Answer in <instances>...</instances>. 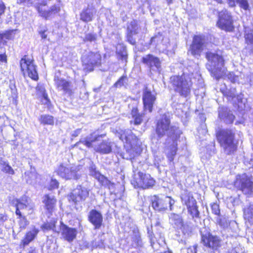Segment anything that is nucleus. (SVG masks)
<instances>
[{
	"instance_id": "f257e3e1",
	"label": "nucleus",
	"mask_w": 253,
	"mask_h": 253,
	"mask_svg": "<svg viewBox=\"0 0 253 253\" xmlns=\"http://www.w3.org/2000/svg\"><path fill=\"white\" fill-rule=\"evenodd\" d=\"M156 131L159 138L167 135L169 139H171L172 143L168 146L166 153L169 160L172 161L176 153V140L181 133L180 130L178 126L171 125L169 116L164 114L157 121Z\"/></svg>"
},
{
	"instance_id": "f03ea898",
	"label": "nucleus",
	"mask_w": 253,
	"mask_h": 253,
	"mask_svg": "<svg viewBox=\"0 0 253 253\" xmlns=\"http://www.w3.org/2000/svg\"><path fill=\"white\" fill-rule=\"evenodd\" d=\"M192 76L193 74L183 73L181 76H172L170 78V84L176 92L186 97L191 92Z\"/></svg>"
},
{
	"instance_id": "7ed1b4c3",
	"label": "nucleus",
	"mask_w": 253,
	"mask_h": 253,
	"mask_svg": "<svg viewBox=\"0 0 253 253\" xmlns=\"http://www.w3.org/2000/svg\"><path fill=\"white\" fill-rule=\"evenodd\" d=\"M101 137L95 133H91L84 138H82L75 145L79 146L80 144L84 145L87 148H94V150L101 154H105L110 153L112 151L113 143L111 142L104 140L97 145L93 144L95 141L99 140Z\"/></svg>"
},
{
	"instance_id": "20e7f679",
	"label": "nucleus",
	"mask_w": 253,
	"mask_h": 253,
	"mask_svg": "<svg viewBox=\"0 0 253 253\" xmlns=\"http://www.w3.org/2000/svg\"><path fill=\"white\" fill-rule=\"evenodd\" d=\"M235 134V132L229 129H222L216 133L217 140L227 155L233 153L237 149L234 142Z\"/></svg>"
},
{
	"instance_id": "39448f33",
	"label": "nucleus",
	"mask_w": 253,
	"mask_h": 253,
	"mask_svg": "<svg viewBox=\"0 0 253 253\" xmlns=\"http://www.w3.org/2000/svg\"><path fill=\"white\" fill-rule=\"evenodd\" d=\"M206 58L208 60L207 68L216 78H221L225 74L224 60L221 55L210 52L207 53Z\"/></svg>"
},
{
	"instance_id": "423d86ee",
	"label": "nucleus",
	"mask_w": 253,
	"mask_h": 253,
	"mask_svg": "<svg viewBox=\"0 0 253 253\" xmlns=\"http://www.w3.org/2000/svg\"><path fill=\"white\" fill-rule=\"evenodd\" d=\"M209 45L208 40L203 35L195 36L188 51L194 57L198 58L204 50L208 49Z\"/></svg>"
},
{
	"instance_id": "0eeeda50",
	"label": "nucleus",
	"mask_w": 253,
	"mask_h": 253,
	"mask_svg": "<svg viewBox=\"0 0 253 253\" xmlns=\"http://www.w3.org/2000/svg\"><path fill=\"white\" fill-rule=\"evenodd\" d=\"M81 168L80 165L67 167L62 164L58 167L57 173L60 177L66 180H78L82 175L80 171Z\"/></svg>"
},
{
	"instance_id": "6e6552de",
	"label": "nucleus",
	"mask_w": 253,
	"mask_h": 253,
	"mask_svg": "<svg viewBox=\"0 0 253 253\" xmlns=\"http://www.w3.org/2000/svg\"><path fill=\"white\" fill-rule=\"evenodd\" d=\"M234 185L245 194L251 195L253 192V182L246 174L238 175Z\"/></svg>"
},
{
	"instance_id": "1a4fd4ad",
	"label": "nucleus",
	"mask_w": 253,
	"mask_h": 253,
	"mask_svg": "<svg viewBox=\"0 0 253 253\" xmlns=\"http://www.w3.org/2000/svg\"><path fill=\"white\" fill-rule=\"evenodd\" d=\"M217 24L220 29L227 31H232L234 29L232 16L226 9L219 13Z\"/></svg>"
},
{
	"instance_id": "9d476101",
	"label": "nucleus",
	"mask_w": 253,
	"mask_h": 253,
	"mask_svg": "<svg viewBox=\"0 0 253 253\" xmlns=\"http://www.w3.org/2000/svg\"><path fill=\"white\" fill-rule=\"evenodd\" d=\"M20 65L21 70L23 74L25 75V72H27L28 76L34 80L38 79V75L35 66L34 65L32 60L27 58L26 56H24L20 61Z\"/></svg>"
},
{
	"instance_id": "9b49d317",
	"label": "nucleus",
	"mask_w": 253,
	"mask_h": 253,
	"mask_svg": "<svg viewBox=\"0 0 253 253\" xmlns=\"http://www.w3.org/2000/svg\"><path fill=\"white\" fill-rule=\"evenodd\" d=\"M169 205L170 210H172V206L174 201L169 197H166L164 199L154 196L152 199V207L158 211H163L167 210L168 204Z\"/></svg>"
},
{
	"instance_id": "f8f14e48",
	"label": "nucleus",
	"mask_w": 253,
	"mask_h": 253,
	"mask_svg": "<svg viewBox=\"0 0 253 253\" xmlns=\"http://www.w3.org/2000/svg\"><path fill=\"white\" fill-rule=\"evenodd\" d=\"M101 60V55L97 52H89L83 57V62L85 66V68L89 71H93L94 67L100 65Z\"/></svg>"
},
{
	"instance_id": "ddd939ff",
	"label": "nucleus",
	"mask_w": 253,
	"mask_h": 253,
	"mask_svg": "<svg viewBox=\"0 0 253 253\" xmlns=\"http://www.w3.org/2000/svg\"><path fill=\"white\" fill-rule=\"evenodd\" d=\"M201 242L205 247L213 250H216L221 246V239L210 233L202 235Z\"/></svg>"
},
{
	"instance_id": "4468645a",
	"label": "nucleus",
	"mask_w": 253,
	"mask_h": 253,
	"mask_svg": "<svg viewBox=\"0 0 253 253\" xmlns=\"http://www.w3.org/2000/svg\"><path fill=\"white\" fill-rule=\"evenodd\" d=\"M141 62L146 65L151 71L160 72L161 68V61L158 57L148 54L142 58Z\"/></svg>"
},
{
	"instance_id": "2eb2a0df",
	"label": "nucleus",
	"mask_w": 253,
	"mask_h": 253,
	"mask_svg": "<svg viewBox=\"0 0 253 253\" xmlns=\"http://www.w3.org/2000/svg\"><path fill=\"white\" fill-rule=\"evenodd\" d=\"M89 196V191L84 187L78 185L73 190L70 195V198L75 203L84 201Z\"/></svg>"
},
{
	"instance_id": "dca6fc26",
	"label": "nucleus",
	"mask_w": 253,
	"mask_h": 253,
	"mask_svg": "<svg viewBox=\"0 0 253 253\" xmlns=\"http://www.w3.org/2000/svg\"><path fill=\"white\" fill-rule=\"evenodd\" d=\"M156 99V93L152 92L150 88L146 86L143 90L142 95L145 110H148L149 112H151Z\"/></svg>"
},
{
	"instance_id": "f3484780",
	"label": "nucleus",
	"mask_w": 253,
	"mask_h": 253,
	"mask_svg": "<svg viewBox=\"0 0 253 253\" xmlns=\"http://www.w3.org/2000/svg\"><path fill=\"white\" fill-rule=\"evenodd\" d=\"M15 202V213L16 215L22 214L20 211L21 210L28 209L30 211H32L34 207V204L31 202V200L26 196H23L20 199H16Z\"/></svg>"
},
{
	"instance_id": "a211bd4d",
	"label": "nucleus",
	"mask_w": 253,
	"mask_h": 253,
	"mask_svg": "<svg viewBox=\"0 0 253 253\" xmlns=\"http://www.w3.org/2000/svg\"><path fill=\"white\" fill-rule=\"evenodd\" d=\"M60 229L62 237L68 242H72L76 238L77 231L75 228L69 227L61 222Z\"/></svg>"
},
{
	"instance_id": "6ab92c4d",
	"label": "nucleus",
	"mask_w": 253,
	"mask_h": 253,
	"mask_svg": "<svg viewBox=\"0 0 253 253\" xmlns=\"http://www.w3.org/2000/svg\"><path fill=\"white\" fill-rule=\"evenodd\" d=\"M88 219L94 226L95 229H99L103 222L102 214L95 210H91L88 215Z\"/></svg>"
},
{
	"instance_id": "aec40b11",
	"label": "nucleus",
	"mask_w": 253,
	"mask_h": 253,
	"mask_svg": "<svg viewBox=\"0 0 253 253\" xmlns=\"http://www.w3.org/2000/svg\"><path fill=\"white\" fill-rule=\"evenodd\" d=\"M119 137L122 141L129 144L131 148L137 143V138L130 129L122 131Z\"/></svg>"
},
{
	"instance_id": "412c9836",
	"label": "nucleus",
	"mask_w": 253,
	"mask_h": 253,
	"mask_svg": "<svg viewBox=\"0 0 253 253\" xmlns=\"http://www.w3.org/2000/svg\"><path fill=\"white\" fill-rule=\"evenodd\" d=\"M37 9L42 17L47 19L58 13L60 10V6L59 3H57L52 5L47 10H43L40 6L37 7Z\"/></svg>"
},
{
	"instance_id": "4be33fe9",
	"label": "nucleus",
	"mask_w": 253,
	"mask_h": 253,
	"mask_svg": "<svg viewBox=\"0 0 253 253\" xmlns=\"http://www.w3.org/2000/svg\"><path fill=\"white\" fill-rule=\"evenodd\" d=\"M89 174L97 179L104 186H109L111 184V182L106 177L96 170L94 165H92L90 167Z\"/></svg>"
},
{
	"instance_id": "5701e85b",
	"label": "nucleus",
	"mask_w": 253,
	"mask_h": 253,
	"mask_svg": "<svg viewBox=\"0 0 253 253\" xmlns=\"http://www.w3.org/2000/svg\"><path fill=\"white\" fill-rule=\"evenodd\" d=\"M218 117L226 124L232 123L235 116L231 111L226 107H219L218 109Z\"/></svg>"
},
{
	"instance_id": "b1692460",
	"label": "nucleus",
	"mask_w": 253,
	"mask_h": 253,
	"mask_svg": "<svg viewBox=\"0 0 253 253\" xmlns=\"http://www.w3.org/2000/svg\"><path fill=\"white\" fill-rule=\"evenodd\" d=\"M169 224L175 229L178 230L182 227L184 219L181 214L170 213L169 216Z\"/></svg>"
},
{
	"instance_id": "393cba45",
	"label": "nucleus",
	"mask_w": 253,
	"mask_h": 253,
	"mask_svg": "<svg viewBox=\"0 0 253 253\" xmlns=\"http://www.w3.org/2000/svg\"><path fill=\"white\" fill-rule=\"evenodd\" d=\"M94 13V9L88 5L86 8L82 10L80 14V19L86 23L90 22L93 19Z\"/></svg>"
},
{
	"instance_id": "a878e982",
	"label": "nucleus",
	"mask_w": 253,
	"mask_h": 253,
	"mask_svg": "<svg viewBox=\"0 0 253 253\" xmlns=\"http://www.w3.org/2000/svg\"><path fill=\"white\" fill-rule=\"evenodd\" d=\"M54 81L56 87L59 90H63L66 93L70 92V84L68 82L58 77H55Z\"/></svg>"
},
{
	"instance_id": "bb28decb",
	"label": "nucleus",
	"mask_w": 253,
	"mask_h": 253,
	"mask_svg": "<svg viewBox=\"0 0 253 253\" xmlns=\"http://www.w3.org/2000/svg\"><path fill=\"white\" fill-rule=\"evenodd\" d=\"M244 217L246 223L253 225V202L244 209Z\"/></svg>"
},
{
	"instance_id": "cd10ccee",
	"label": "nucleus",
	"mask_w": 253,
	"mask_h": 253,
	"mask_svg": "<svg viewBox=\"0 0 253 253\" xmlns=\"http://www.w3.org/2000/svg\"><path fill=\"white\" fill-rule=\"evenodd\" d=\"M181 199L183 204L186 205L187 208L197 203V202L193 197L192 194L188 191H184L181 194Z\"/></svg>"
},
{
	"instance_id": "c85d7f7f",
	"label": "nucleus",
	"mask_w": 253,
	"mask_h": 253,
	"mask_svg": "<svg viewBox=\"0 0 253 253\" xmlns=\"http://www.w3.org/2000/svg\"><path fill=\"white\" fill-rule=\"evenodd\" d=\"M39 232V229L35 227H33L30 231H28L26 233L25 237L22 241V243L23 246L28 245L35 238Z\"/></svg>"
},
{
	"instance_id": "c756f323",
	"label": "nucleus",
	"mask_w": 253,
	"mask_h": 253,
	"mask_svg": "<svg viewBox=\"0 0 253 253\" xmlns=\"http://www.w3.org/2000/svg\"><path fill=\"white\" fill-rule=\"evenodd\" d=\"M155 184V180L149 174L143 173L142 189H147L153 187Z\"/></svg>"
},
{
	"instance_id": "7c9ffc66",
	"label": "nucleus",
	"mask_w": 253,
	"mask_h": 253,
	"mask_svg": "<svg viewBox=\"0 0 253 253\" xmlns=\"http://www.w3.org/2000/svg\"><path fill=\"white\" fill-rule=\"evenodd\" d=\"M116 53L119 56V58L126 62L127 53L126 47L122 43H119L116 46Z\"/></svg>"
},
{
	"instance_id": "2f4dec72",
	"label": "nucleus",
	"mask_w": 253,
	"mask_h": 253,
	"mask_svg": "<svg viewBox=\"0 0 253 253\" xmlns=\"http://www.w3.org/2000/svg\"><path fill=\"white\" fill-rule=\"evenodd\" d=\"M44 202L46 209L49 211V212H51L55 206L56 200L54 199L53 196L46 195L45 196Z\"/></svg>"
},
{
	"instance_id": "473e14b6",
	"label": "nucleus",
	"mask_w": 253,
	"mask_h": 253,
	"mask_svg": "<svg viewBox=\"0 0 253 253\" xmlns=\"http://www.w3.org/2000/svg\"><path fill=\"white\" fill-rule=\"evenodd\" d=\"M142 176L143 172H139L131 180V183L135 188H142Z\"/></svg>"
},
{
	"instance_id": "72a5a7b5",
	"label": "nucleus",
	"mask_w": 253,
	"mask_h": 253,
	"mask_svg": "<svg viewBox=\"0 0 253 253\" xmlns=\"http://www.w3.org/2000/svg\"><path fill=\"white\" fill-rule=\"evenodd\" d=\"M13 31H8L5 32H0V46L5 44L7 40L13 37Z\"/></svg>"
},
{
	"instance_id": "f704fd0d",
	"label": "nucleus",
	"mask_w": 253,
	"mask_h": 253,
	"mask_svg": "<svg viewBox=\"0 0 253 253\" xmlns=\"http://www.w3.org/2000/svg\"><path fill=\"white\" fill-rule=\"evenodd\" d=\"M39 121L44 125H53L54 122L53 117L47 114L40 116Z\"/></svg>"
},
{
	"instance_id": "c9c22d12",
	"label": "nucleus",
	"mask_w": 253,
	"mask_h": 253,
	"mask_svg": "<svg viewBox=\"0 0 253 253\" xmlns=\"http://www.w3.org/2000/svg\"><path fill=\"white\" fill-rule=\"evenodd\" d=\"M227 2L231 7L235 6V3H238L242 8L245 10H247L249 7L247 0H227Z\"/></svg>"
},
{
	"instance_id": "e433bc0d",
	"label": "nucleus",
	"mask_w": 253,
	"mask_h": 253,
	"mask_svg": "<svg viewBox=\"0 0 253 253\" xmlns=\"http://www.w3.org/2000/svg\"><path fill=\"white\" fill-rule=\"evenodd\" d=\"M132 245L135 247H141L142 246V241L141 239L140 235L138 232H133V235L132 237Z\"/></svg>"
},
{
	"instance_id": "4c0bfd02",
	"label": "nucleus",
	"mask_w": 253,
	"mask_h": 253,
	"mask_svg": "<svg viewBox=\"0 0 253 253\" xmlns=\"http://www.w3.org/2000/svg\"><path fill=\"white\" fill-rule=\"evenodd\" d=\"M103 234L99 235L97 238L92 241V246L93 249L95 248H102L104 247Z\"/></svg>"
},
{
	"instance_id": "58836bf2",
	"label": "nucleus",
	"mask_w": 253,
	"mask_h": 253,
	"mask_svg": "<svg viewBox=\"0 0 253 253\" xmlns=\"http://www.w3.org/2000/svg\"><path fill=\"white\" fill-rule=\"evenodd\" d=\"M187 208L188 213L191 215L192 218H194L195 217L198 218L199 217L200 213L198 210L197 203Z\"/></svg>"
},
{
	"instance_id": "ea45409f",
	"label": "nucleus",
	"mask_w": 253,
	"mask_h": 253,
	"mask_svg": "<svg viewBox=\"0 0 253 253\" xmlns=\"http://www.w3.org/2000/svg\"><path fill=\"white\" fill-rule=\"evenodd\" d=\"M138 29L137 22L135 20H133L131 21L127 26V33L137 34L138 33Z\"/></svg>"
},
{
	"instance_id": "a19ab883",
	"label": "nucleus",
	"mask_w": 253,
	"mask_h": 253,
	"mask_svg": "<svg viewBox=\"0 0 253 253\" xmlns=\"http://www.w3.org/2000/svg\"><path fill=\"white\" fill-rule=\"evenodd\" d=\"M17 215L18 216V224L21 230L25 229L29 224V221L27 220L26 216L22 214H18Z\"/></svg>"
},
{
	"instance_id": "79ce46f5",
	"label": "nucleus",
	"mask_w": 253,
	"mask_h": 253,
	"mask_svg": "<svg viewBox=\"0 0 253 253\" xmlns=\"http://www.w3.org/2000/svg\"><path fill=\"white\" fill-rule=\"evenodd\" d=\"M128 79L126 76H123L119 80L114 84L116 87H121L122 86L126 87L127 85Z\"/></svg>"
},
{
	"instance_id": "37998d69",
	"label": "nucleus",
	"mask_w": 253,
	"mask_h": 253,
	"mask_svg": "<svg viewBox=\"0 0 253 253\" xmlns=\"http://www.w3.org/2000/svg\"><path fill=\"white\" fill-rule=\"evenodd\" d=\"M250 33L248 32L247 30H246L245 38L248 45H251V47H252L253 46V33L252 31Z\"/></svg>"
},
{
	"instance_id": "c03bdc74",
	"label": "nucleus",
	"mask_w": 253,
	"mask_h": 253,
	"mask_svg": "<svg viewBox=\"0 0 253 253\" xmlns=\"http://www.w3.org/2000/svg\"><path fill=\"white\" fill-rule=\"evenodd\" d=\"M178 230H180L184 235H189L192 232V228L188 222H183L182 227Z\"/></svg>"
},
{
	"instance_id": "a18cd8bd",
	"label": "nucleus",
	"mask_w": 253,
	"mask_h": 253,
	"mask_svg": "<svg viewBox=\"0 0 253 253\" xmlns=\"http://www.w3.org/2000/svg\"><path fill=\"white\" fill-rule=\"evenodd\" d=\"M55 222H50L45 223L41 226V228L43 231H46L52 230L53 231L56 232L55 229Z\"/></svg>"
},
{
	"instance_id": "49530a36",
	"label": "nucleus",
	"mask_w": 253,
	"mask_h": 253,
	"mask_svg": "<svg viewBox=\"0 0 253 253\" xmlns=\"http://www.w3.org/2000/svg\"><path fill=\"white\" fill-rule=\"evenodd\" d=\"M97 36L95 33H89L85 35L83 41L84 42H95L97 40Z\"/></svg>"
},
{
	"instance_id": "de8ad7c7",
	"label": "nucleus",
	"mask_w": 253,
	"mask_h": 253,
	"mask_svg": "<svg viewBox=\"0 0 253 253\" xmlns=\"http://www.w3.org/2000/svg\"><path fill=\"white\" fill-rule=\"evenodd\" d=\"M147 229H148L147 233H148L149 238L150 239L151 246H152V247L153 249H155L157 246V245L156 243V238L154 237L153 232L152 231H151V230L149 228H148Z\"/></svg>"
},
{
	"instance_id": "09e8293b",
	"label": "nucleus",
	"mask_w": 253,
	"mask_h": 253,
	"mask_svg": "<svg viewBox=\"0 0 253 253\" xmlns=\"http://www.w3.org/2000/svg\"><path fill=\"white\" fill-rule=\"evenodd\" d=\"M216 221L217 223L223 228H225L228 226V222L225 217H220L219 215L216 218Z\"/></svg>"
},
{
	"instance_id": "8fccbe9b",
	"label": "nucleus",
	"mask_w": 253,
	"mask_h": 253,
	"mask_svg": "<svg viewBox=\"0 0 253 253\" xmlns=\"http://www.w3.org/2000/svg\"><path fill=\"white\" fill-rule=\"evenodd\" d=\"M211 208L213 214L217 215L218 216L220 215L219 207L217 204L215 203L211 204Z\"/></svg>"
},
{
	"instance_id": "3c124183",
	"label": "nucleus",
	"mask_w": 253,
	"mask_h": 253,
	"mask_svg": "<svg viewBox=\"0 0 253 253\" xmlns=\"http://www.w3.org/2000/svg\"><path fill=\"white\" fill-rule=\"evenodd\" d=\"M58 182L55 179L52 178L49 183V189L51 190L57 188L58 187Z\"/></svg>"
},
{
	"instance_id": "603ef678",
	"label": "nucleus",
	"mask_w": 253,
	"mask_h": 253,
	"mask_svg": "<svg viewBox=\"0 0 253 253\" xmlns=\"http://www.w3.org/2000/svg\"><path fill=\"white\" fill-rule=\"evenodd\" d=\"M134 34L127 33V40L132 45H134L136 43L135 40L133 38Z\"/></svg>"
},
{
	"instance_id": "864d4df0",
	"label": "nucleus",
	"mask_w": 253,
	"mask_h": 253,
	"mask_svg": "<svg viewBox=\"0 0 253 253\" xmlns=\"http://www.w3.org/2000/svg\"><path fill=\"white\" fill-rule=\"evenodd\" d=\"M134 118V124L136 125H140L142 121V115L138 114V116L135 117Z\"/></svg>"
},
{
	"instance_id": "5fc2aeb1",
	"label": "nucleus",
	"mask_w": 253,
	"mask_h": 253,
	"mask_svg": "<svg viewBox=\"0 0 253 253\" xmlns=\"http://www.w3.org/2000/svg\"><path fill=\"white\" fill-rule=\"evenodd\" d=\"M3 170L4 171H5V172L8 173L9 174H14L13 169L8 165H6L4 166V167L3 168Z\"/></svg>"
},
{
	"instance_id": "6e6d98bb",
	"label": "nucleus",
	"mask_w": 253,
	"mask_h": 253,
	"mask_svg": "<svg viewBox=\"0 0 253 253\" xmlns=\"http://www.w3.org/2000/svg\"><path fill=\"white\" fill-rule=\"evenodd\" d=\"M17 3H23L25 5L29 6L33 4L32 0H17Z\"/></svg>"
},
{
	"instance_id": "4d7b16f0",
	"label": "nucleus",
	"mask_w": 253,
	"mask_h": 253,
	"mask_svg": "<svg viewBox=\"0 0 253 253\" xmlns=\"http://www.w3.org/2000/svg\"><path fill=\"white\" fill-rule=\"evenodd\" d=\"M197 245L193 246L186 249V253H197Z\"/></svg>"
},
{
	"instance_id": "13d9d810",
	"label": "nucleus",
	"mask_w": 253,
	"mask_h": 253,
	"mask_svg": "<svg viewBox=\"0 0 253 253\" xmlns=\"http://www.w3.org/2000/svg\"><path fill=\"white\" fill-rule=\"evenodd\" d=\"M36 90H37V91L38 92H39L41 94H42V93H43L44 92H45V90L44 87L43 86H42L41 85H39V84H38L37 86V87H36Z\"/></svg>"
},
{
	"instance_id": "bf43d9fd",
	"label": "nucleus",
	"mask_w": 253,
	"mask_h": 253,
	"mask_svg": "<svg viewBox=\"0 0 253 253\" xmlns=\"http://www.w3.org/2000/svg\"><path fill=\"white\" fill-rule=\"evenodd\" d=\"M83 246L86 249H90L91 250H93V246H92V241L90 243L84 241L83 242Z\"/></svg>"
},
{
	"instance_id": "052dcab7",
	"label": "nucleus",
	"mask_w": 253,
	"mask_h": 253,
	"mask_svg": "<svg viewBox=\"0 0 253 253\" xmlns=\"http://www.w3.org/2000/svg\"><path fill=\"white\" fill-rule=\"evenodd\" d=\"M5 6L4 3L0 1V16L4 13Z\"/></svg>"
},
{
	"instance_id": "680f3d73",
	"label": "nucleus",
	"mask_w": 253,
	"mask_h": 253,
	"mask_svg": "<svg viewBox=\"0 0 253 253\" xmlns=\"http://www.w3.org/2000/svg\"><path fill=\"white\" fill-rule=\"evenodd\" d=\"M6 55L5 54H0V62H6L7 58Z\"/></svg>"
},
{
	"instance_id": "e2e57ef3",
	"label": "nucleus",
	"mask_w": 253,
	"mask_h": 253,
	"mask_svg": "<svg viewBox=\"0 0 253 253\" xmlns=\"http://www.w3.org/2000/svg\"><path fill=\"white\" fill-rule=\"evenodd\" d=\"M139 114H138V110L136 108H133L131 110V115L133 118H134L135 117L138 115Z\"/></svg>"
},
{
	"instance_id": "0e129e2a",
	"label": "nucleus",
	"mask_w": 253,
	"mask_h": 253,
	"mask_svg": "<svg viewBox=\"0 0 253 253\" xmlns=\"http://www.w3.org/2000/svg\"><path fill=\"white\" fill-rule=\"evenodd\" d=\"M81 132V129H77L76 130H74L73 132L72 135L73 137H77L80 134Z\"/></svg>"
},
{
	"instance_id": "69168bd1",
	"label": "nucleus",
	"mask_w": 253,
	"mask_h": 253,
	"mask_svg": "<svg viewBox=\"0 0 253 253\" xmlns=\"http://www.w3.org/2000/svg\"><path fill=\"white\" fill-rule=\"evenodd\" d=\"M7 220V216L4 214L0 213V221L1 222H3L5 220Z\"/></svg>"
},
{
	"instance_id": "338daca9",
	"label": "nucleus",
	"mask_w": 253,
	"mask_h": 253,
	"mask_svg": "<svg viewBox=\"0 0 253 253\" xmlns=\"http://www.w3.org/2000/svg\"><path fill=\"white\" fill-rule=\"evenodd\" d=\"M41 95H42V96L43 97L44 99L45 100V102H44V103H45V104L47 103V102H49V99L48 98L47 94L45 92H44V93H42L41 94Z\"/></svg>"
},
{
	"instance_id": "774afa93",
	"label": "nucleus",
	"mask_w": 253,
	"mask_h": 253,
	"mask_svg": "<svg viewBox=\"0 0 253 253\" xmlns=\"http://www.w3.org/2000/svg\"><path fill=\"white\" fill-rule=\"evenodd\" d=\"M38 1V4L41 5H45L48 0H37Z\"/></svg>"
}]
</instances>
